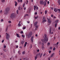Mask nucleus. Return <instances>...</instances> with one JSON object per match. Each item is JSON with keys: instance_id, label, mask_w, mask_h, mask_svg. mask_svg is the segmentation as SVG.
<instances>
[{"instance_id": "nucleus-62", "label": "nucleus", "mask_w": 60, "mask_h": 60, "mask_svg": "<svg viewBox=\"0 0 60 60\" xmlns=\"http://www.w3.org/2000/svg\"><path fill=\"white\" fill-rule=\"evenodd\" d=\"M58 29L59 30H60V27H59L58 28Z\"/></svg>"}, {"instance_id": "nucleus-43", "label": "nucleus", "mask_w": 60, "mask_h": 60, "mask_svg": "<svg viewBox=\"0 0 60 60\" xmlns=\"http://www.w3.org/2000/svg\"><path fill=\"white\" fill-rule=\"evenodd\" d=\"M20 33L21 34H23V32L22 31H21V32Z\"/></svg>"}, {"instance_id": "nucleus-38", "label": "nucleus", "mask_w": 60, "mask_h": 60, "mask_svg": "<svg viewBox=\"0 0 60 60\" xmlns=\"http://www.w3.org/2000/svg\"><path fill=\"white\" fill-rule=\"evenodd\" d=\"M1 22H3V21H4V20H3V19H2L1 20Z\"/></svg>"}, {"instance_id": "nucleus-55", "label": "nucleus", "mask_w": 60, "mask_h": 60, "mask_svg": "<svg viewBox=\"0 0 60 60\" xmlns=\"http://www.w3.org/2000/svg\"><path fill=\"white\" fill-rule=\"evenodd\" d=\"M2 30V28H0V31H1Z\"/></svg>"}, {"instance_id": "nucleus-59", "label": "nucleus", "mask_w": 60, "mask_h": 60, "mask_svg": "<svg viewBox=\"0 0 60 60\" xmlns=\"http://www.w3.org/2000/svg\"><path fill=\"white\" fill-rule=\"evenodd\" d=\"M26 44H27V42H25V44L26 45Z\"/></svg>"}, {"instance_id": "nucleus-24", "label": "nucleus", "mask_w": 60, "mask_h": 60, "mask_svg": "<svg viewBox=\"0 0 60 60\" xmlns=\"http://www.w3.org/2000/svg\"><path fill=\"white\" fill-rule=\"evenodd\" d=\"M1 2L2 3H4V2H5V0H2Z\"/></svg>"}, {"instance_id": "nucleus-11", "label": "nucleus", "mask_w": 60, "mask_h": 60, "mask_svg": "<svg viewBox=\"0 0 60 60\" xmlns=\"http://www.w3.org/2000/svg\"><path fill=\"white\" fill-rule=\"evenodd\" d=\"M44 2L43 1H41L40 2V4H43Z\"/></svg>"}, {"instance_id": "nucleus-6", "label": "nucleus", "mask_w": 60, "mask_h": 60, "mask_svg": "<svg viewBox=\"0 0 60 60\" xmlns=\"http://www.w3.org/2000/svg\"><path fill=\"white\" fill-rule=\"evenodd\" d=\"M43 55V54H42V53H41V54H40V53H39L38 54H37V56H38V57H39L40 56V57H41V56H42Z\"/></svg>"}, {"instance_id": "nucleus-31", "label": "nucleus", "mask_w": 60, "mask_h": 60, "mask_svg": "<svg viewBox=\"0 0 60 60\" xmlns=\"http://www.w3.org/2000/svg\"><path fill=\"white\" fill-rule=\"evenodd\" d=\"M24 43V41H22L21 42V44H23Z\"/></svg>"}, {"instance_id": "nucleus-9", "label": "nucleus", "mask_w": 60, "mask_h": 60, "mask_svg": "<svg viewBox=\"0 0 60 60\" xmlns=\"http://www.w3.org/2000/svg\"><path fill=\"white\" fill-rule=\"evenodd\" d=\"M48 22L49 23V24H51V23L52 21L51 20L49 19H48Z\"/></svg>"}, {"instance_id": "nucleus-16", "label": "nucleus", "mask_w": 60, "mask_h": 60, "mask_svg": "<svg viewBox=\"0 0 60 60\" xmlns=\"http://www.w3.org/2000/svg\"><path fill=\"white\" fill-rule=\"evenodd\" d=\"M16 35L17 37H19H19H20V36H19V35L18 34H16Z\"/></svg>"}, {"instance_id": "nucleus-4", "label": "nucleus", "mask_w": 60, "mask_h": 60, "mask_svg": "<svg viewBox=\"0 0 60 60\" xmlns=\"http://www.w3.org/2000/svg\"><path fill=\"white\" fill-rule=\"evenodd\" d=\"M37 23V22H35L34 23V25L35 26V30H37V29H38V26H39L37 25H36Z\"/></svg>"}, {"instance_id": "nucleus-29", "label": "nucleus", "mask_w": 60, "mask_h": 60, "mask_svg": "<svg viewBox=\"0 0 60 60\" xmlns=\"http://www.w3.org/2000/svg\"><path fill=\"white\" fill-rule=\"evenodd\" d=\"M42 49L43 50L44 49V47L43 46H42Z\"/></svg>"}, {"instance_id": "nucleus-26", "label": "nucleus", "mask_w": 60, "mask_h": 60, "mask_svg": "<svg viewBox=\"0 0 60 60\" xmlns=\"http://www.w3.org/2000/svg\"><path fill=\"white\" fill-rule=\"evenodd\" d=\"M22 37H23L24 38H25V35H22Z\"/></svg>"}, {"instance_id": "nucleus-12", "label": "nucleus", "mask_w": 60, "mask_h": 60, "mask_svg": "<svg viewBox=\"0 0 60 60\" xmlns=\"http://www.w3.org/2000/svg\"><path fill=\"white\" fill-rule=\"evenodd\" d=\"M55 55V53H53L51 55V56L50 57V58H51L52 57H53V56Z\"/></svg>"}, {"instance_id": "nucleus-21", "label": "nucleus", "mask_w": 60, "mask_h": 60, "mask_svg": "<svg viewBox=\"0 0 60 60\" xmlns=\"http://www.w3.org/2000/svg\"><path fill=\"white\" fill-rule=\"evenodd\" d=\"M58 3H59V4H60V0H58Z\"/></svg>"}, {"instance_id": "nucleus-33", "label": "nucleus", "mask_w": 60, "mask_h": 60, "mask_svg": "<svg viewBox=\"0 0 60 60\" xmlns=\"http://www.w3.org/2000/svg\"><path fill=\"white\" fill-rule=\"evenodd\" d=\"M55 49H56V48L55 47H54L53 49V50L54 51V50H55Z\"/></svg>"}, {"instance_id": "nucleus-58", "label": "nucleus", "mask_w": 60, "mask_h": 60, "mask_svg": "<svg viewBox=\"0 0 60 60\" xmlns=\"http://www.w3.org/2000/svg\"><path fill=\"white\" fill-rule=\"evenodd\" d=\"M27 22L28 23H30V22L29 21H28Z\"/></svg>"}, {"instance_id": "nucleus-36", "label": "nucleus", "mask_w": 60, "mask_h": 60, "mask_svg": "<svg viewBox=\"0 0 60 60\" xmlns=\"http://www.w3.org/2000/svg\"><path fill=\"white\" fill-rule=\"evenodd\" d=\"M41 41H40L39 43V44H41Z\"/></svg>"}, {"instance_id": "nucleus-46", "label": "nucleus", "mask_w": 60, "mask_h": 60, "mask_svg": "<svg viewBox=\"0 0 60 60\" xmlns=\"http://www.w3.org/2000/svg\"><path fill=\"white\" fill-rule=\"evenodd\" d=\"M4 40H3L2 41V42L3 43L4 42Z\"/></svg>"}, {"instance_id": "nucleus-42", "label": "nucleus", "mask_w": 60, "mask_h": 60, "mask_svg": "<svg viewBox=\"0 0 60 60\" xmlns=\"http://www.w3.org/2000/svg\"><path fill=\"white\" fill-rule=\"evenodd\" d=\"M6 47V45H4V48H5Z\"/></svg>"}, {"instance_id": "nucleus-8", "label": "nucleus", "mask_w": 60, "mask_h": 60, "mask_svg": "<svg viewBox=\"0 0 60 60\" xmlns=\"http://www.w3.org/2000/svg\"><path fill=\"white\" fill-rule=\"evenodd\" d=\"M46 21L45 20V17L44 16L43 17V20L42 21V23H44L46 22Z\"/></svg>"}, {"instance_id": "nucleus-14", "label": "nucleus", "mask_w": 60, "mask_h": 60, "mask_svg": "<svg viewBox=\"0 0 60 60\" xmlns=\"http://www.w3.org/2000/svg\"><path fill=\"white\" fill-rule=\"evenodd\" d=\"M54 11L55 12H56L58 11L57 9H56V8L54 9Z\"/></svg>"}, {"instance_id": "nucleus-37", "label": "nucleus", "mask_w": 60, "mask_h": 60, "mask_svg": "<svg viewBox=\"0 0 60 60\" xmlns=\"http://www.w3.org/2000/svg\"><path fill=\"white\" fill-rule=\"evenodd\" d=\"M47 11H45V14H47Z\"/></svg>"}, {"instance_id": "nucleus-57", "label": "nucleus", "mask_w": 60, "mask_h": 60, "mask_svg": "<svg viewBox=\"0 0 60 60\" xmlns=\"http://www.w3.org/2000/svg\"><path fill=\"white\" fill-rule=\"evenodd\" d=\"M20 2V0H18V2Z\"/></svg>"}, {"instance_id": "nucleus-64", "label": "nucleus", "mask_w": 60, "mask_h": 60, "mask_svg": "<svg viewBox=\"0 0 60 60\" xmlns=\"http://www.w3.org/2000/svg\"><path fill=\"white\" fill-rule=\"evenodd\" d=\"M48 60H50V58H48Z\"/></svg>"}, {"instance_id": "nucleus-45", "label": "nucleus", "mask_w": 60, "mask_h": 60, "mask_svg": "<svg viewBox=\"0 0 60 60\" xmlns=\"http://www.w3.org/2000/svg\"><path fill=\"white\" fill-rule=\"evenodd\" d=\"M23 29H26V27H24L23 28Z\"/></svg>"}, {"instance_id": "nucleus-28", "label": "nucleus", "mask_w": 60, "mask_h": 60, "mask_svg": "<svg viewBox=\"0 0 60 60\" xmlns=\"http://www.w3.org/2000/svg\"><path fill=\"white\" fill-rule=\"evenodd\" d=\"M35 18L36 19H37L38 18V16H37L36 17H35Z\"/></svg>"}, {"instance_id": "nucleus-23", "label": "nucleus", "mask_w": 60, "mask_h": 60, "mask_svg": "<svg viewBox=\"0 0 60 60\" xmlns=\"http://www.w3.org/2000/svg\"><path fill=\"white\" fill-rule=\"evenodd\" d=\"M20 21L19 22V24H18V26H21V24H20Z\"/></svg>"}, {"instance_id": "nucleus-34", "label": "nucleus", "mask_w": 60, "mask_h": 60, "mask_svg": "<svg viewBox=\"0 0 60 60\" xmlns=\"http://www.w3.org/2000/svg\"><path fill=\"white\" fill-rule=\"evenodd\" d=\"M57 26V24L56 23L55 25V27H56Z\"/></svg>"}, {"instance_id": "nucleus-27", "label": "nucleus", "mask_w": 60, "mask_h": 60, "mask_svg": "<svg viewBox=\"0 0 60 60\" xmlns=\"http://www.w3.org/2000/svg\"><path fill=\"white\" fill-rule=\"evenodd\" d=\"M34 10L35 11V9H36V7L34 6Z\"/></svg>"}, {"instance_id": "nucleus-30", "label": "nucleus", "mask_w": 60, "mask_h": 60, "mask_svg": "<svg viewBox=\"0 0 60 60\" xmlns=\"http://www.w3.org/2000/svg\"><path fill=\"white\" fill-rule=\"evenodd\" d=\"M37 57H38L37 56H37H36L35 57V60H36V58H37Z\"/></svg>"}, {"instance_id": "nucleus-44", "label": "nucleus", "mask_w": 60, "mask_h": 60, "mask_svg": "<svg viewBox=\"0 0 60 60\" xmlns=\"http://www.w3.org/2000/svg\"><path fill=\"white\" fill-rule=\"evenodd\" d=\"M4 51H5V52H6V51H7V50L6 49H5L4 50Z\"/></svg>"}, {"instance_id": "nucleus-13", "label": "nucleus", "mask_w": 60, "mask_h": 60, "mask_svg": "<svg viewBox=\"0 0 60 60\" xmlns=\"http://www.w3.org/2000/svg\"><path fill=\"white\" fill-rule=\"evenodd\" d=\"M15 16V14L12 13L11 14V16L12 17H14Z\"/></svg>"}, {"instance_id": "nucleus-56", "label": "nucleus", "mask_w": 60, "mask_h": 60, "mask_svg": "<svg viewBox=\"0 0 60 60\" xmlns=\"http://www.w3.org/2000/svg\"><path fill=\"white\" fill-rule=\"evenodd\" d=\"M52 47H50V49H52Z\"/></svg>"}, {"instance_id": "nucleus-52", "label": "nucleus", "mask_w": 60, "mask_h": 60, "mask_svg": "<svg viewBox=\"0 0 60 60\" xmlns=\"http://www.w3.org/2000/svg\"><path fill=\"white\" fill-rule=\"evenodd\" d=\"M38 7H37L36 8V9L37 10H38Z\"/></svg>"}, {"instance_id": "nucleus-22", "label": "nucleus", "mask_w": 60, "mask_h": 60, "mask_svg": "<svg viewBox=\"0 0 60 60\" xmlns=\"http://www.w3.org/2000/svg\"><path fill=\"white\" fill-rule=\"evenodd\" d=\"M32 48V44H30V49H31Z\"/></svg>"}, {"instance_id": "nucleus-63", "label": "nucleus", "mask_w": 60, "mask_h": 60, "mask_svg": "<svg viewBox=\"0 0 60 60\" xmlns=\"http://www.w3.org/2000/svg\"><path fill=\"white\" fill-rule=\"evenodd\" d=\"M20 48V49H21L22 48V47H21V46H20L19 47Z\"/></svg>"}, {"instance_id": "nucleus-60", "label": "nucleus", "mask_w": 60, "mask_h": 60, "mask_svg": "<svg viewBox=\"0 0 60 60\" xmlns=\"http://www.w3.org/2000/svg\"><path fill=\"white\" fill-rule=\"evenodd\" d=\"M51 9H52V10H53V8H51Z\"/></svg>"}, {"instance_id": "nucleus-40", "label": "nucleus", "mask_w": 60, "mask_h": 60, "mask_svg": "<svg viewBox=\"0 0 60 60\" xmlns=\"http://www.w3.org/2000/svg\"><path fill=\"white\" fill-rule=\"evenodd\" d=\"M27 15H28V14H26V15H25L24 16V17H25L26 16H27Z\"/></svg>"}, {"instance_id": "nucleus-39", "label": "nucleus", "mask_w": 60, "mask_h": 60, "mask_svg": "<svg viewBox=\"0 0 60 60\" xmlns=\"http://www.w3.org/2000/svg\"><path fill=\"white\" fill-rule=\"evenodd\" d=\"M49 54H50V53L51 52V51H49Z\"/></svg>"}, {"instance_id": "nucleus-51", "label": "nucleus", "mask_w": 60, "mask_h": 60, "mask_svg": "<svg viewBox=\"0 0 60 60\" xmlns=\"http://www.w3.org/2000/svg\"><path fill=\"white\" fill-rule=\"evenodd\" d=\"M2 10H1L0 11V13H2Z\"/></svg>"}, {"instance_id": "nucleus-53", "label": "nucleus", "mask_w": 60, "mask_h": 60, "mask_svg": "<svg viewBox=\"0 0 60 60\" xmlns=\"http://www.w3.org/2000/svg\"><path fill=\"white\" fill-rule=\"evenodd\" d=\"M39 49H38L37 50V51L38 52H39Z\"/></svg>"}, {"instance_id": "nucleus-5", "label": "nucleus", "mask_w": 60, "mask_h": 60, "mask_svg": "<svg viewBox=\"0 0 60 60\" xmlns=\"http://www.w3.org/2000/svg\"><path fill=\"white\" fill-rule=\"evenodd\" d=\"M6 38L7 40H9V37H10V35L9 34H8L7 33H6Z\"/></svg>"}, {"instance_id": "nucleus-50", "label": "nucleus", "mask_w": 60, "mask_h": 60, "mask_svg": "<svg viewBox=\"0 0 60 60\" xmlns=\"http://www.w3.org/2000/svg\"><path fill=\"white\" fill-rule=\"evenodd\" d=\"M26 45L25 44H24V47H26Z\"/></svg>"}, {"instance_id": "nucleus-17", "label": "nucleus", "mask_w": 60, "mask_h": 60, "mask_svg": "<svg viewBox=\"0 0 60 60\" xmlns=\"http://www.w3.org/2000/svg\"><path fill=\"white\" fill-rule=\"evenodd\" d=\"M15 6H17V2H16V1H15Z\"/></svg>"}, {"instance_id": "nucleus-54", "label": "nucleus", "mask_w": 60, "mask_h": 60, "mask_svg": "<svg viewBox=\"0 0 60 60\" xmlns=\"http://www.w3.org/2000/svg\"><path fill=\"white\" fill-rule=\"evenodd\" d=\"M48 4H49V1H48L47 2Z\"/></svg>"}, {"instance_id": "nucleus-61", "label": "nucleus", "mask_w": 60, "mask_h": 60, "mask_svg": "<svg viewBox=\"0 0 60 60\" xmlns=\"http://www.w3.org/2000/svg\"><path fill=\"white\" fill-rule=\"evenodd\" d=\"M43 56H45V54H44L43 55Z\"/></svg>"}, {"instance_id": "nucleus-20", "label": "nucleus", "mask_w": 60, "mask_h": 60, "mask_svg": "<svg viewBox=\"0 0 60 60\" xmlns=\"http://www.w3.org/2000/svg\"><path fill=\"white\" fill-rule=\"evenodd\" d=\"M44 3L43 4H44V6H46V2H45L44 3Z\"/></svg>"}, {"instance_id": "nucleus-3", "label": "nucleus", "mask_w": 60, "mask_h": 60, "mask_svg": "<svg viewBox=\"0 0 60 60\" xmlns=\"http://www.w3.org/2000/svg\"><path fill=\"white\" fill-rule=\"evenodd\" d=\"M27 36V38L29 39L31 38V36H32V34H31V32H30L27 35H26Z\"/></svg>"}, {"instance_id": "nucleus-7", "label": "nucleus", "mask_w": 60, "mask_h": 60, "mask_svg": "<svg viewBox=\"0 0 60 60\" xmlns=\"http://www.w3.org/2000/svg\"><path fill=\"white\" fill-rule=\"evenodd\" d=\"M8 8H7L6 9V12L5 13H4V14L5 15L7 14L8 13Z\"/></svg>"}, {"instance_id": "nucleus-41", "label": "nucleus", "mask_w": 60, "mask_h": 60, "mask_svg": "<svg viewBox=\"0 0 60 60\" xmlns=\"http://www.w3.org/2000/svg\"><path fill=\"white\" fill-rule=\"evenodd\" d=\"M18 12H19V11H18V10H17V11H16V12H17V14H18Z\"/></svg>"}, {"instance_id": "nucleus-1", "label": "nucleus", "mask_w": 60, "mask_h": 60, "mask_svg": "<svg viewBox=\"0 0 60 60\" xmlns=\"http://www.w3.org/2000/svg\"><path fill=\"white\" fill-rule=\"evenodd\" d=\"M45 38L43 39H41V41L42 42H44L45 43H46V42L45 41H48L49 39L47 37V35L46 34H45Z\"/></svg>"}, {"instance_id": "nucleus-15", "label": "nucleus", "mask_w": 60, "mask_h": 60, "mask_svg": "<svg viewBox=\"0 0 60 60\" xmlns=\"http://www.w3.org/2000/svg\"><path fill=\"white\" fill-rule=\"evenodd\" d=\"M59 21V20H57L55 21V23H58V22Z\"/></svg>"}, {"instance_id": "nucleus-49", "label": "nucleus", "mask_w": 60, "mask_h": 60, "mask_svg": "<svg viewBox=\"0 0 60 60\" xmlns=\"http://www.w3.org/2000/svg\"><path fill=\"white\" fill-rule=\"evenodd\" d=\"M26 7H24V10H26Z\"/></svg>"}, {"instance_id": "nucleus-48", "label": "nucleus", "mask_w": 60, "mask_h": 60, "mask_svg": "<svg viewBox=\"0 0 60 60\" xmlns=\"http://www.w3.org/2000/svg\"><path fill=\"white\" fill-rule=\"evenodd\" d=\"M37 13L36 12H35V15H37Z\"/></svg>"}, {"instance_id": "nucleus-2", "label": "nucleus", "mask_w": 60, "mask_h": 60, "mask_svg": "<svg viewBox=\"0 0 60 60\" xmlns=\"http://www.w3.org/2000/svg\"><path fill=\"white\" fill-rule=\"evenodd\" d=\"M54 30L55 29H53V28H50L49 30V33L50 34H53V32L52 31V30H53V31H54Z\"/></svg>"}, {"instance_id": "nucleus-47", "label": "nucleus", "mask_w": 60, "mask_h": 60, "mask_svg": "<svg viewBox=\"0 0 60 60\" xmlns=\"http://www.w3.org/2000/svg\"><path fill=\"white\" fill-rule=\"evenodd\" d=\"M25 4H23V7H24V6H25Z\"/></svg>"}, {"instance_id": "nucleus-10", "label": "nucleus", "mask_w": 60, "mask_h": 60, "mask_svg": "<svg viewBox=\"0 0 60 60\" xmlns=\"http://www.w3.org/2000/svg\"><path fill=\"white\" fill-rule=\"evenodd\" d=\"M34 38V36H32L31 37V41L32 42H33V40H34V39H33Z\"/></svg>"}, {"instance_id": "nucleus-35", "label": "nucleus", "mask_w": 60, "mask_h": 60, "mask_svg": "<svg viewBox=\"0 0 60 60\" xmlns=\"http://www.w3.org/2000/svg\"><path fill=\"white\" fill-rule=\"evenodd\" d=\"M50 45V43L48 42V43L47 45Z\"/></svg>"}, {"instance_id": "nucleus-25", "label": "nucleus", "mask_w": 60, "mask_h": 60, "mask_svg": "<svg viewBox=\"0 0 60 60\" xmlns=\"http://www.w3.org/2000/svg\"><path fill=\"white\" fill-rule=\"evenodd\" d=\"M20 6H19L18 8V10H20V8H21Z\"/></svg>"}, {"instance_id": "nucleus-32", "label": "nucleus", "mask_w": 60, "mask_h": 60, "mask_svg": "<svg viewBox=\"0 0 60 60\" xmlns=\"http://www.w3.org/2000/svg\"><path fill=\"white\" fill-rule=\"evenodd\" d=\"M8 22L9 23H11V22L10 21H8Z\"/></svg>"}, {"instance_id": "nucleus-19", "label": "nucleus", "mask_w": 60, "mask_h": 60, "mask_svg": "<svg viewBox=\"0 0 60 60\" xmlns=\"http://www.w3.org/2000/svg\"><path fill=\"white\" fill-rule=\"evenodd\" d=\"M22 54H23V55H24V54H25V51H23L22 52Z\"/></svg>"}, {"instance_id": "nucleus-18", "label": "nucleus", "mask_w": 60, "mask_h": 60, "mask_svg": "<svg viewBox=\"0 0 60 60\" xmlns=\"http://www.w3.org/2000/svg\"><path fill=\"white\" fill-rule=\"evenodd\" d=\"M8 26H7V28H6V32H7V31H8Z\"/></svg>"}]
</instances>
